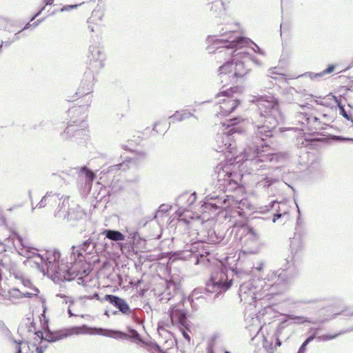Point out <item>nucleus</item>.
I'll use <instances>...</instances> for the list:
<instances>
[{"label":"nucleus","instance_id":"f257e3e1","mask_svg":"<svg viewBox=\"0 0 353 353\" xmlns=\"http://www.w3.org/2000/svg\"><path fill=\"white\" fill-rule=\"evenodd\" d=\"M236 29L221 28L216 34L208 37L210 53H214L216 59L223 58L226 61L219 67V78L223 86L234 84L245 79L251 68L253 59L247 50L250 45L254 52L263 54L261 49L250 39L239 37Z\"/></svg>","mask_w":353,"mask_h":353},{"label":"nucleus","instance_id":"f03ea898","mask_svg":"<svg viewBox=\"0 0 353 353\" xmlns=\"http://www.w3.org/2000/svg\"><path fill=\"white\" fill-rule=\"evenodd\" d=\"M12 239L18 253L27 259H33L37 268L44 274L46 272L54 282L69 281L77 276L76 272L69 267L68 263L60 259L61 254L58 250L38 254L37 249L30 247L17 232L12 233Z\"/></svg>","mask_w":353,"mask_h":353},{"label":"nucleus","instance_id":"7ed1b4c3","mask_svg":"<svg viewBox=\"0 0 353 353\" xmlns=\"http://www.w3.org/2000/svg\"><path fill=\"white\" fill-rule=\"evenodd\" d=\"M290 281L286 269L271 271L262 280L258 281L260 289L254 284V280L243 282L239 287V296L242 302L251 305L263 295L276 294L286 290Z\"/></svg>","mask_w":353,"mask_h":353},{"label":"nucleus","instance_id":"20e7f679","mask_svg":"<svg viewBox=\"0 0 353 353\" xmlns=\"http://www.w3.org/2000/svg\"><path fill=\"white\" fill-rule=\"evenodd\" d=\"M250 101L257 107L258 116L253 121L256 128V134L261 135V139L271 137L274 135L275 128L283 121V116L281 112L279 100L272 94L254 95Z\"/></svg>","mask_w":353,"mask_h":353},{"label":"nucleus","instance_id":"39448f33","mask_svg":"<svg viewBox=\"0 0 353 353\" xmlns=\"http://www.w3.org/2000/svg\"><path fill=\"white\" fill-rule=\"evenodd\" d=\"M261 137L257 135L256 132L254 140L250 141L239 154L237 153L236 150V154L232 156V159L236 160V163L250 162V166L253 172L264 170L265 168L264 163L272 161L270 154H264L263 151L259 150L260 147L268 146L265 142L268 137L263 136L265 139L261 140Z\"/></svg>","mask_w":353,"mask_h":353},{"label":"nucleus","instance_id":"423d86ee","mask_svg":"<svg viewBox=\"0 0 353 353\" xmlns=\"http://www.w3.org/2000/svg\"><path fill=\"white\" fill-rule=\"evenodd\" d=\"M237 119H230L228 123H223L222 126L219 128L215 139L214 148L217 152H224L230 154L232 156L236 154V145L233 141L234 134L239 133V128L236 127ZM230 159H232L231 157Z\"/></svg>","mask_w":353,"mask_h":353},{"label":"nucleus","instance_id":"0eeeda50","mask_svg":"<svg viewBox=\"0 0 353 353\" xmlns=\"http://www.w3.org/2000/svg\"><path fill=\"white\" fill-rule=\"evenodd\" d=\"M249 274L243 271H236L233 277L229 279L228 272L224 269L212 272L210 279L206 283V290L209 292L216 294L228 290L232 283H240L243 279L249 277Z\"/></svg>","mask_w":353,"mask_h":353},{"label":"nucleus","instance_id":"6e6552de","mask_svg":"<svg viewBox=\"0 0 353 353\" xmlns=\"http://www.w3.org/2000/svg\"><path fill=\"white\" fill-rule=\"evenodd\" d=\"M230 92L226 90L219 93L216 96V111L223 116L228 115L240 103L239 101L230 95Z\"/></svg>","mask_w":353,"mask_h":353},{"label":"nucleus","instance_id":"1a4fd4ad","mask_svg":"<svg viewBox=\"0 0 353 353\" xmlns=\"http://www.w3.org/2000/svg\"><path fill=\"white\" fill-rule=\"evenodd\" d=\"M64 334H90L92 335H101L110 338H116L119 335H123L121 331L108 330L104 328L89 327L87 325H82L80 327H74L71 329L70 332H64Z\"/></svg>","mask_w":353,"mask_h":353},{"label":"nucleus","instance_id":"9d476101","mask_svg":"<svg viewBox=\"0 0 353 353\" xmlns=\"http://www.w3.org/2000/svg\"><path fill=\"white\" fill-rule=\"evenodd\" d=\"M88 58L90 66L95 70L102 69L106 59L103 48L99 44H91L89 46Z\"/></svg>","mask_w":353,"mask_h":353},{"label":"nucleus","instance_id":"9b49d317","mask_svg":"<svg viewBox=\"0 0 353 353\" xmlns=\"http://www.w3.org/2000/svg\"><path fill=\"white\" fill-rule=\"evenodd\" d=\"M246 238L245 244L249 248L239 252L240 259H243L248 254H256L259 250V235L254 228L252 227L248 228Z\"/></svg>","mask_w":353,"mask_h":353},{"label":"nucleus","instance_id":"f8f14e48","mask_svg":"<svg viewBox=\"0 0 353 353\" xmlns=\"http://www.w3.org/2000/svg\"><path fill=\"white\" fill-rule=\"evenodd\" d=\"M183 299L176 305L170 306L168 310V315L172 325H179L181 327H186L187 325V310L183 308Z\"/></svg>","mask_w":353,"mask_h":353},{"label":"nucleus","instance_id":"ddd939ff","mask_svg":"<svg viewBox=\"0 0 353 353\" xmlns=\"http://www.w3.org/2000/svg\"><path fill=\"white\" fill-rule=\"evenodd\" d=\"M246 202V200H241L239 201L238 200H235L233 197L230 198L227 196V198L225 199H217L214 205H215V210H222L228 207L235 208H236V212L239 215L243 216L244 214V212L241 205H242L244 206Z\"/></svg>","mask_w":353,"mask_h":353},{"label":"nucleus","instance_id":"4468645a","mask_svg":"<svg viewBox=\"0 0 353 353\" xmlns=\"http://www.w3.org/2000/svg\"><path fill=\"white\" fill-rule=\"evenodd\" d=\"M94 81V72L91 70H87L83 75L80 86L76 92L79 97L88 96L92 92Z\"/></svg>","mask_w":353,"mask_h":353},{"label":"nucleus","instance_id":"2eb2a0df","mask_svg":"<svg viewBox=\"0 0 353 353\" xmlns=\"http://www.w3.org/2000/svg\"><path fill=\"white\" fill-rule=\"evenodd\" d=\"M61 196L62 195L60 194L55 193L52 191L47 192L39 202L37 207L39 208H43L45 207H50L53 208L57 206L58 202L61 201Z\"/></svg>","mask_w":353,"mask_h":353},{"label":"nucleus","instance_id":"dca6fc26","mask_svg":"<svg viewBox=\"0 0 353 353\" xmlns=\"http://www.w3.org/2000/svg\"><path fill=\"white\" fill-rule=\"evenodd\" d=\"M104 300L117 307L122 314H127L130 312V306L125 300L116 295L106 294Z\"/></svg>","mask_w":353,"mask_h":353},{"label":"nucleus","instance_id":"f3484780","mask_svg":"<svg viewBox=\"0 0 353 353\" xmlns=\"http://www.w3.org/2000/svg\"><path fill=\"white\" fill-rule=\"evenodd\" d=\"M204 10L210 17L214 18H221L225 14V8L223 0L211 5H205Z\"/></svg>","mask_w":353,"mask_h":353},{"label":"nucleus","instance_id":"a211bd4d","mask_svg":"<svg viewBox=\"0 0 353 353\" xmlns=\"http://www.w3.org/2000/svg\"><path fill=\"white\" fill-rule=\"evenodd\" d=\"M86 116L85 114L82 115L81 118L80 119H75L72 121L73 123H75L74 125H69L63 134H62L63 139H68L70 137H78L83 134H84L85 131L83 129L81 130H77L76 126L78 125H81V127H84V121L85 118Z\"/></svg>","mask_w":353,"mask_h":353},{"label":"nucleus","instance_id":"6ab92c4d","mask_svg":"<svg viewBox=\"0 0 353 353\" xmlns=\"http://www.w3.org/2000/svg\"><path fill=\"white\" fill-rule=\"evenodd\" d=\"M95 243L92 242V241L89 239L83 244H81L79 247L76 248L75 246H72V254L74 256V260H77L82 256L83 254H90L95 248Z\"/></svg>","mask_w":353,"mask_h":353},{"label":"nucleus","instance_id":"aec40b11","mask_svg":"<svg viewBox=\"0 0 353 353\" xmlns=\"http://www.w3.org/2000/svg\"><path fill=\"white\" fill-rule=\"evenodd\" d=\"M57 208L54 212V215L60 219L68 218L70 215L69 196H61V201L58 202Z\"/></svg>","mask_w":353,"mask_h":353},{"label":"nucleus","instance_id":"412c9836","mask_svg":"<svg viewBox=\"0 0 353 353\" xmlns=\"http://www.w3.org/2000/svg\"><path fill=\"white\" fill-rule=\"evenodd\" d=\"M173 256H175V259H181V260H187L190 257H194L196 261V264L199 263H207L208 262H210V259L207 258L206 256H204L203 254H193L192 253L188 251H179L175 252L173 254Z\"/></svg>","mask_w":353,"mask_h":353},{"label":"nucleus","instance_id":"4be33fe9","mask_svg":"<svg viewBox=\"0 0 353 353\" xmlns=\"http://www.w3.org/2000/svg\"><path fill=\"white\" fill-rule=\"evenodd\" d=\"M33 292H21L19 289L17 288H12L10 289L8 292V299L12 301H14L16 300H18L21 298L27 297V298H32L33 296H37L39 293V290L37 288H32Z\"/></svg>","mask_w":353,"mask_h":353},{"label":"nucleus","instance_id":"5701e85b","mask_svg":"<svg viewBox=\"0 0 353 353\" xmlns=\"http://www.w3.org/2000/svg\"><path fill=\"white\" fill-rule=\"evenodd\" d=\"M305 242L302 234L296 233L290 241V250L294 254L301 252L304 248Z\"/></svg>","mask_w":353,"mask_h":353},{"label":"nucleus","instance_id":"b1692460","mask_svg":"<svg viewBox=\"0 0 353 353\" xmlns=\"http://www.w3.org/2000/svg\"><path fill=\"white\" fill-rule=\"evenodd\" d=\"M194 117L196 119V117L194 116L193 114L190 113L189 111L185 110L181 111H176L174 114L169 117L170 123H174L176 121H183L184 120H186L190 117Z\"/></svg>","mask_w":353,"mask_h":353},{"label":"nucleus","instance_id":"393cba45","mask_svg":"<svg viewBox=\"0 0 353 353\" xmlns=\"http://www.w3.org/2000/svg\"><path fill=\"white\" fill-rule=\"evenodd\" d=\"M103 234H105V237L111 241H120L125 239V236L118 230H105Z\"/></svg>","mask_w":353,"mask_h":353},{"label":"nucleus","instance_id":"a878e982","mask_svg":"<svg viewBox=\"0 0 353 353\" xmlns=\"http://www.w3.org/2000/svg\"><path fill=\"white\" fill-rule=\"evenodd\" d=\"M123 335H119V336L116 337L115 339L119 338H125V339H130L133 340L138 341L140 343H143V339L141 336V335L139 334V332L132 329V328H128V334H126L125 332H121Z\"/></svg>","mask_w":353,"mask_h":353},{"label":"nucleus","instance_id":"bb28decb","mask_svg":"<svg viewBox=\"0 0 353 353\" xmlns=\"http://www.w3.org/2000/svg\"><path fill=\"white\" fill-rule=\"evenodd\" d=\"M79 174L81 176H84L85 183H89V185L92 184L93 180L95 178L94 173L92 171L88 169L86 167L81 168Z\"/></svg>","mask_w":353,"mask_h":353},{"label":"nucleus","instance_id":"cd10ccee","mask_svg":"<svg viewBox=\"0 0 353 353\" xmlns=\"http://www.w3.org/2000/svg\"><path fill=\"white\" fill-rule=\"evenodd\" d=\"M217 168H218V171H217L218 180L219 181L223 180L226 182H230V177H231V173L228 170L229 168L227 167L226 170H225L224 168H219V167Z\"/></svg>","mask_w":353,"mask_h":353},{"label":"nucleus","instance_id":"c85d7f7f","mask_svg":"<svg viewBox=\"0 0 353 353\" xmlns=\"http://www.w3.org/2000/svg\"><path fill=\"white\" fill-rule=\"evenodd\" d=\"M70 336V334H64V332H59L54 334H50L46 336L45 339L48 342L52 343L57 341L60 339H64Z\"/></svg>","mask_w":353,"mask_h":353},{"label":"nucleus","instance_id":"c756f323","mask_svg":"<svg viewBox=\"0 0 353 353\" xmlns=\"http://www.w3.org/2000/svg\"><path fill=\"white\" fill-rule=\"evenodd\" d=\"M132 163H133L131 161H123L121 163L111 166L110 168L109 171L114 172V171L119 170L125 171L130 168V164H132Z\"/></svg>","mask_w":353,"mask_h":353},{"label":"nucleus","instance_id":"7c9ffc66","mask_svg":"<svg viewBox=\"0 0 353 353\" xmlns=\"http://www.w3.org/2000/svg\"><path fill=\"white\" fill-rule=\"evenodd\" d=\"M345 332L346 331H340L339 332L333 334H323L317 336V339L322 341H330L336 339L339 335L345 334Z\"/></svg>","mask_w":353,"mask_h":353},{"label":"nucleus","instance_id":"2f4dec72","mask_svg":"<svg viewBox=\"0 0 353 353\" xmlns=\"http://www.w3.org/2000/svg\"><path fill=\"white\" fill-rule=\"evenodd\" d=\"M270 207L274 209L276 212H283L285 210L283 208L286 207L285 202H276L273 201L270 203Z\"/></svg>","mask_w":353,"mask_h":353},{"label":"nucleus","instance_id":"473e14b6","mask_svg":"<svg viewBox=\"0 0 353 353\" xmlns=\"http://www.w3.org/2000/svg\"><path fill=\"white\" fill-rule=\"evenodd\" d=\"M334 97V101L337 103V105L339 109V113L341 115H342L345 119L350 120V117L348 115V114L346 112L344 106L341 103V101L337 99V97Z\"/></svg>","mask_w":353,"mask_h":353},{"label":"nucleus","instance_id":"72a5a7b5","mask_svg":"<svg viewBox=\"0 0 353 353\" xmlns=\"http://www.w3.org/2000/svg\"><path fill=\"white\" fill-rule=\"evenodd\" d=\"M126 232L128 233V239L130 243H134L138 236V232L134 230L126 228Z\"/></svg>","mask_w":353,"mask_h":353},{"label":"nucleus","instance_id":"f704fd0d","mask_svg":"<svg viewBox=\"0 0 353 353\" xmlns=\"http://www.w3.org/2000/svg\"><path fill=\"white\" fill-rule=\"evenodd\" d=\"M274 180L267 176L264 177L261 181L257 183L259 186L263 187H270L272 184H273Z\"/></svg>","mask_w":353,"mask_h":353},{"label":"nucleus","instance_id":"c9c22d12","mask_svg":"<svg viewBox=\"0 0 353 353\" xmlns=\"http://www.w3.org/2000/svg\"><path fill=\"white\" fill-rule=\"evenodd\" d=\"M276 70H277L276 68H272V69L269 70L268 74L265 77V80L269 81L270 79H276V77H274V74H281V75H282V74L279 73L276 71Z\"/></svg>","mask_w":353,"mask_h":353},{"label":"nucleus","instance_id":"e433bc0d","mask_svg":"<svg viewBox=\"0 0 353 353\" xmlns=\"http://www.w3.org/2000/svg\"><path fill=\"white\" fill-rule=\"evenodd\" d=\"M264 265L265 263L263 261H259L255 265L254 264L251 267L252 272L256 271L258 272H260L263 270Z\"/></svg>","mask_w":353,"mask_h":353},{"label":"nucleus","instance_id":"4c0bfd02","mask_svg":"<svg viewBox=\"0 0 353 353\" xmlns=\"http://www.w3.org/2000/svg\"><path fill=\"white\" fill-rule=\"evenodd\" d=\"M335 66L334 65H330L325 70L323 71L319 72V76H324L325 74H330L334 71Z\"/></svg>","mask_w":353,"mask_h":353},{"label":"nucleus","instance_id":"58836bf2","mask_svg":"<svg viewBox=\"0 0 353 353\" xmlns=\"http://www.w3.org/2000/svg\"><path fill=\"white\" fill-rule=\"evenodd\" d=\"M310 330L313 332V334L309 337H307V339L305 341L307 343L313 341L316 337V336L319 330V328H312Z\"/></svg>","mask_w":353,"mask_h":353},{"label":"nucleus","instance_id":"ea45409f","mask_svg":"<svg viewBox=\"0 0 353 353\" xmlns=\"http://www.w3.org/2000/svg\"><path fill=\"white\" fill-rule=\"evenodd\" d=\"M84 107L73 108L69 110V114H79L81 112V110H84Z\"/></svg>","mask_w":353,"mask_h":353},{"label":"nucleus","instance_id":"a19ab883","mask_svg":"<svg viewBox=\"0 0 353 353\" xmlns=\"http://www.w3.org/2000/svg\"><path fill=\"white\" fill-rule=\"evenodd\" d=\"M32 353H43V349L42 347H38L36 344H31L30 347Z\"/></svg>","mask_w":353,"mask_h":353},{"label":"nucleus","instance_id":"79ce46f5","mask_svg":"<svg viewBox=\"0 0 353 353\" xmlns=\"http://www.w3.org/2000/svg\"><path fill=\"white\" fill-rule=\"evenodd\" d=\"M286 214H287V211L286 210H283V212H276L274 214L272 222L275 223L277 219H279L281 218L282 216H285Z\"/></svg>","mask_w":353,"mask_h":353},{"label":"nucleus","instance_id":"37998d69","mask_svg":"<svg viewBox=\"0 0 353 353\" xmlns=\"http://www.w3.org/2000/svg\"><path fill=\"white\" fill-rule=\"evenodd\" d=\"M214 203H213V202H210V201H208V202H206L205 203V208L208 209L210 211H212V212L216 211V210H215V205H214Z\"/></svg>","mask_w":353,"mask_h":353},{"label":"nucleus","instance_id":"c03bdc74","mask_svg":"<svg viewBox=\"0 0 353 353\" xmlns=\"http://www.w3.org/2000/svg\"><path fill=\"white\" fill-rule=\"evenodd\" d=\"M162 297L161 298V301H165V302H168L171 298V293L168 292L167 294L163 292L161 294Z\"/></svg>","mask_w":353,"mask_h":353},{"label":"nucleus","instance_id":"a18cd8bd","mask_svg":"<svg viewBox=\"0 0 353 353\" xmlns=\"http://www.w3.org/2000/svg\"><path fill=\"white\" fill-rule=\"evenodd\" d=\"M272 82L271 81V79H270V81H266L265 80V77L263 79V86L264 87V88L265 89H269L271 88L272 85Z\"/></svg>","mask_w":353,"mask_h":353},{"label":"nucleus","instance_id":"49530a36","mask_svg":"<svg viewBox=\"0 0 353 353\" xmlns=\"http://www.w3.org/2000/svg\"><path fill=\"white\" fill-rule=\"evenodd\" d=\"M78 5H70V6H65L61 8V12L68 11L72 8H77Z\"/></svg>","mask_w":353,"mask_h":353},{"label":"nucleus","instance_id":"de8ad7c7","mask_svg":"<svg viewBox=\"0 0 353 353\" xmlns=\"http://www.w3.org/2000/svg\"><path fill=\"white\" fill-rule=\"evenodd\" d=\"M318 74H319V73L309 72V73H305L304 75L309 77L312 79L322 77V76H319Z\"/></svg>","mask_w":353,"mask_h":353},{"label":"nucleus","instance_id":"09e8293b","mask_svg":"<svg viewBox=\"0 0 353 353\" xmlns=\"http://www.w3.org/2000/svg\"><path fill=\"white\" fill-rule=\"evenodd\" d=\"M307 344H308L307 343L304 341L303 343V344L301 345V347H300V348H299V350L297 353H305V350H306V346H307Z\"/></svg>","mask_w":353,"mask_h":353},{"label":"nucleus","instance_id":"8fccbe9b","mask_svg":"<svg viewBox=\"0 0 353 353\" xmlns=\"http://www.w3.org/2000/svg\"><path fill=\"white\" fill-rule=\"evenodd\" d=\"M13 42H14V40H12H12L8 39V40H7V41H3V42L1 43V44L0 45V48H1L3 45H4V46H6V47H9V46H10V45H11Z\"/></svg>","mask_w":353,"mask_h":353},{"label":"nucleus","instance_id":"3c124183","mask_svg":"<svg viewBox=\"0 0 353 353\" xmlns=\"http://www.w3.org/2000/svg\"><path fill=\"white\" fill-rule=\"evenodd\" d=\"M291 319L295 320V319H301L302 320L301 323L304 322H310V321L307 320V319L303 317V316H292L290 317Z\"/></svg>","mask_w":353,"mask_h":353},{"label":"nucleus","instance_id":"603ef678","mask_svg":"<svg viewBox=\"0 0 353 353\" xmlns=\"http://www.w3.org/2000/svg\"><path fill=\"white\" fill-rule=\"evenodd\" d=\"M196 292H193L192 295V296H190L188 298L187 301H188L190 303H191V304H192V303H193V302H194V296L196 295Z\"/></svg>","mask_w":353,"mask_h":353},{"label":"nucleus","instance_id":"864d4df0","mask_svg":"<svg viewBox=\"0 0 353 353\" xmlns=\"http://www.w3.org/2000/svg\"><path fill=\"white\" fill-rule=\"evenodd\" d=\"M54 0H43V2L46 6H50L53 3Z\"/></svg>","mask_w":353,"mask_h":353},{"label":"nucleus","instance_id":"5fc2aeb1","mask_svg":"<svg viewBox=\"0 0 353 353\" xmlns=\"http://www.w3.org/2000/svg\"><path fill=\"white\" fill-rule=\"evenodd\" d=\"M21 32H22V30H19V32H17L14 34V38H13V39H12V40H14V41L19 40V39H20V36H19V34L20 33H21Z\"/></svg>","mask_w":353,"mask_h":353},{"label":"nucleus","instance_id":"6e6d98bb","mask_svg":"<svg viewBox=\"0 0 353 353\" xmlns=\"http://www.w3.org/2000/svg\"><path fill=\"white\" fill-rule=\"evenodd\" d=\"M23 284L25 287L29 288L31 285V282L29 280H23Z\"/></svg>","mask_w":353,"mask_h":353},{"label":"nucleus","instance_id":"4d7b16f0","mask_svg":"<svg viewBox=\"0 0 353 353\" xmlns=\"http://www.w3.org/2000/svg\"><path fill=\"white\" fill-rule=\"evenodd\" d=\"M165 205H162L159 207V209L157 212V214L160 213L161 212H166L168 210L165 208Z\"/></svg>","mask_w":353,"mask_h":353},{"label":"nucleus","instance_id":"13d9d810","mask_svg":"<svg viewBox=\"0 0 353 353\" xmlns=\"http://www.w3.org/2000/svg\"><path fill=\"white\" fill-rule=\"evenodd\" d=\"M88 298L90 299H99V296L98 293H94L92 296H88Z\"/></svg>","mask_w":353,"mask_h":353},{"label":"nucleus","instance_id":"bf43d9fd","mask_svg":"<svg viewBox=\"0 0 353 353\" xmlns=\"http://www.w3.org/2000/svg\"><path fill=\"white\" fill-rule=\"evenodd\" d=\"M167 286H168V290H170L171 288H174V283H172L171 281L168 282Z\"/></svg>","mask_w":353,"mask_h":353},{"label":"nucleus","instance_id":"052dcab7","mask_svg":"<svg viewBox=\"0 0 353 353\" xmlns=\"http://www.w3.org/2000/svg\"><path fill=\"white\" fill-rule=\"evenodd\" d=\"M44 20V19H40V20H37V21L34 22L33 24H31L32 26H33L34 28L37 27L41 22H42Z\"/></svg>","mask_w":353,"mask_h":353},{"label":"nucleus","instance_id":"680f3d73","mask_svg":"<svg viewBox=\"0 0 353 353\" xmlns=\"http://www.w3.org/2000/svg\"><path fill=\"white\" fill-rule=\"evenodd\" d=\"M41 13V12L40 10H39V12H37V13L36 14H34V15L31 18L30 21H34V19H35L36 17H37L38 16H39Z\"/></svg>","mask_w":353,"mask_h":353},{"label":"nucleus","instance_id":"e2e57ef3","mask_svg":"<svg viewBox=\"0 0 353 353\" xmlns=\"http://www.w3.org/2000/svg\"><path fill=\"white\" fill-rule=\"evenodd\" d=\"M160 124H161V122H157V123H154V127H153V130H154V131H156V132H159V130L157 129V126H158L159 125H160Z\"/></svg>","mask_w":353,"mask_h":353},{"label":"nucleus","instance_id":"0e129e2a","mask_svg":"<svg viewBox=\"0 0 353 353\" xmlns=\"http://www.w3.org/2000/svg\"><path fill=\"white\" fill-rule=\"evenodd\" d=\"M32 26V25L29 23H28L24 27L23 29H21V30H22V32L25 30H27L29 28H30Z\"/></svg>","mask_w":353,"mask_h":353},{"label":"nucleus","instance_id":"69168bd1","mask_svg":"<svg viewBox=\"0 0 353 353\" xmlns=\"http://www.w3.org/2000/svg\"><path fill=\"white\" fill-rule=\"evenodd\" d=\"M38 337L43 339V333L40 331L35 333Z\"/></svg>","mask_w":353,"mask_h":353},{"label":"nucleus","instance_id":"338daca9","mask_svg":"<svg viewBox=\"0 0 353 353\" xmlns=\"http://www.w3.org/2000/svg\"><path fill=\"white\" fill-rule=\"evenodd\" d=\"M68 314H69L70 316H75V314H74L72 312V311H71V310H70V307H69V308H68Z\"/></svg>","mask_w":353,"mask_h":353},{"label":"nucleus","instance_id":"774afa93","mask_svg":"<svg viewBox=\"0 0 353 353\" xmlns=\"http://www.w3.org/2000/svg\"><path fill=\"white\" fill-rule=\"evenodd\" d=\"M183 336H184L185 339H187L188 340H190V336H189V335H188L187 333H185V332H183Z\"/></svg>","mask_w":353,"mask_h":353}]
</instances>
